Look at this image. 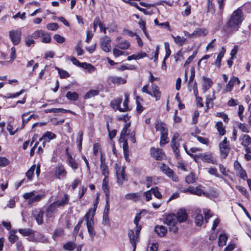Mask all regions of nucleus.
Masks as SVG:
<instances>
[{
    "label": "nucleus",
    "instance_id": "obj_61",
    "mask_svg": "<svg viewBox=\"0 0 251 251\" xmlns=\"http://www.w3.org/2000/svg\"><path fill=\"white\" fill-rule=\"evenodd\" d=\"M75 50L76 51L77 55L78 56H80L83 54L84 51L81 48L80 42L78 43L77 45L75 46Z\"/></svg>",
    "mask_w": 251,
    "mask_h": 251
},
{
    "label": "nucleus",
    "instance_id": "obj_47",
    "mask_svg": "<svg viewBox=\"0 0 251 251\" xmlns=\"http://www.w3.org/2000/svg\"><path fill=\"white\" fill-rule=\"evenodd\" d=\"M44 212L40 210L35 216V219L38 225H41L43 223V217Z\"/></svg>",
    "mask_w": 251,
    "mask_h": 251
},
{
    "label": "nucleus",
    "instance_id": "obj_59",
    "mask_svg": "<svg viewBox=\"0 0 251 251\" xmlns=\"http://www.w3.org/2000/svg\"><path fill=\"white\" fill-rule=\"evenodd\" d=\"M151 191L152 192V193L156 198L158 199H160L162 198V195L160 193L157 187L151 188Z\"/></svg>",
    "mask_w": 251,
    "mask_h": 251
},
{
    "label": "nucleus",
    "instance_id": "obj_60",
    "mask_svg": "<svg viewBox=\"0 0 251 251\" xmlns=\"http://www.w3.org/2000/svg\"><path fill=\"white\" fill-rule=\"evenodd\" d=\"M10 161L4 157H0V167H5L8 165Z\"/></svg>",
    "mask_w": 251,
    "mask_h": 251
},
{
    "label": "nucleus",
    "instance_id": "obj_14",
    "mask_svg": "<svg viewBox=\"0 0 251 251\" xmlns=\"http://www.w3.org/2000/svg\"><path fill=\"white\" fill-rule=\"evenodd\" d=\"M58 207L53 202L50 204L45 211V215L47 218L54 217V214L57 211Z\"/></svg>",
    "mask_w": 251,
    "mask_h": 251
},
{
    "label": "nucleus",
    "instance_id": "obj_36",
    "mask_svg": "<svg viewBox=\"0 0 251 251\" xmlns=\"http://www.w3.org/2000/svg\"><path fill=\"white\" fill-rule=\"evenodd\" d=\"M216 127L220 135L223 136L226 133V130L223 126V124L222 122L217 123L216 124Z\"/></svg>",
    "mask_w": 251,
    "mask_h": 251
},
{
    "label": "nucleus",
    "instance_id": "obj_27",
    "mask_svg": "<svg viewBox=\"0 0 251 251\" xmlns=\"http://www.w3.org/2000/svg\"><path fill=\"white\" fill-rule=\"evenodd\" d=\"M203 80L204 81V83L203 84L202 89L204 92H205L211 87L212 84V81L210 78L205 76L203 77Z\"/></svg>",
    "mask_w": 251,
    "mask_h": 251
},
{
    "label": "nucleus",
    "instance_id": "obj_35",
    "mask_svg": "<svg viewBox=\"0 0 251 251\" xmlns=\"http://www.w3.org/2000/svg\"><path fill=\"white\" fill-rule=\"evenodd\" d=\"M227 240V236L226 234H220L219 237L218 245L223 247L226 245Z\"/></svg>",
    "mask_w": 251,
    "mask_h": 251
},
{
    "label": "nucleus",
    "instance_id": "obj_38",
    "mask_svg": "<svg viewBox=\"0 0 251 251\" xmlns=\"http://www.w3.org/2000/svg\"><path fill=\"white\" fill-rule=\"evenodd\" d=\"M125 197L127 200H131L135 201H138L139 199V196L137 193H128L125 195Z\"/></svg>",
    "mask_w": 251,
    "mask_h": 251
},
{
    "label": "nucleus",
    "instance_id": "obj_30",
    "mask_svg": "<svg viewBox=\"0 0 251 251\" xmlns=\"http://www.w3.org/2000/svg\"><path fill=\"white\" fill-rule=\"evenodd\" d=\"M207 34V30L204 28H196L193 32V34H194V36H204Z\"/></svg>",
    "mask_w": 251,
    "mask_h": 251
},
{
    "label": "nucleus",
    "instance_id": "obj_34",
    "mask_svg": "<svg viewBox=\"0 0 251 251\" xmlns=\"http://www.w3.org/2000/svg\"><path fill=\"white\" fill-rule=\"evenodd\" d=\"M241 144L244 147L248 146L251 144V138L248 135H243L242 136Z\"/></svg>",
    "mask_w": 251,
    "mask_h": 251
},
{
    "label": "nucleus",
    "instance_id": "obj_37",
    "mask_svg": "<svg viewBox=\"0 0 251 251\" xmlns=\"http://www.w3.org/2000/svg\"><path fill=\"white\" fill-rule=\"evenodd\" d=\"M19 232L24 236H27L32 235L34 231L31 229L27 228H20Z\"/></svg>",
    "mask_w": 251,
    "mask_h": 251
},
{
    "label": "nucleus",
    "instance_id": "obj_51",
    "mask_svg": "<svg viewBox=\"0 0 251 251\" xmlns=\"http://www.w3.org/2000/svg\"><path fill=\"white\" fill-rule=\"evenodd\" d=\"M35 167H36L35 165H32L26 173V176H27L28 179L30 180L32 179L34 171L35 169Z\"/></svg>",
    "mask_w": 251,
    "mask_h": 251
},
{
    "label": "nucleus",
    "instance_id": "obj_15",
    "mask_svg": "<svg viewBox=\"0 0 251 251\" xmlns=\"http://www.w3.org/2000/svg\"><path fill=\"white\" fill-rule=\"evenodd\" d=\"M151 87V94L150 95L152 97L155 98L156 101L159 100L161 96V93L159 90V87L154 84H152Z\"/></svg>",
    "mask_w": 251,
    "mask_h": 251
},
{
    "label": "nucleus",
    "instance_id": "obj_57",
    "mask_svg": "<svg viewBox=\"0 0 251 251\" xmlns=\"http://www.w3.org/2000/svg\"><path fill=\"white\" fill-rule=\"evenodd\" d=\"M239 176L243 179L247 178V175L246 171L243 169H240L236 171Z\"/></svg>",
    "mask_w": 251,
    "mask_h": 251
},
{
    "label": "nucleus",
    "instance_id": "obj_20",
    "mask_svg": "<svg viewBox=\"0 0 251 251\" xmlns=\"http://www.w3.org/2000/svg\"><path fill=\"white\" fill-rule=\"evenodd\" d=\"M28 113H24L22 115V124L21 126V128H24L25 124L30 121L32 118H33L35 120H37L38 118V116L35 114H32L26 118V117L28 115Z\"/></svg>",
    "mask_w": 251,
    "mask_h": 251
},
{
    "label": "nucleus",
    "instance_id": "obj_56",
    "mask_svg": "<svg viewBox=\"0 0 251 251\" xmlns=\"http://www.w3.org/2000/svg\"><path fill=\"white\" fill-rule=\"evenodd\" d=\"M102 224L104 225V226H110V223L108 217V214H103Z\"/></svg>",
    "mask_w": 251,
    "mask_h": 251
},
{
    "label": "nucleus",
    "instance_id": "obj_42",
    "mask_svg": "<svg viewBox=\"0 0 251 251\" xmlns=\"http://www.w3.org/2000/svg\"><path fill=\"white\" fill-rule=\"evenodd\" d=\"M147 54L146 53H140L138 54H133L127 57V60L130 61L132 59H139L146 56Z\"/></svg>",
    "mask_w": 251,
    "mask_h": 251
},
{
    "label": "nucleus",
    "instance_id": "obj_62",
    "mask_svg": "<svg viewBox=\"0 0 251 251\" xmlns=\"http://www.w3.org/2000/svg\"><path fill=\"white\" fill-rule=\"evenodd\" d=\"M53 38L58 43H63L65 41V38L58 34H55Z\"/></svg>",
    "mask_w": 251,
    "mask_h": 251
},
{
    "label": "nucleus",
    "instance_id": "obj_64",
    "mask_svg": "<svg viewBox=\"0 0 251 251\" xmlns=\"http://www.w3.org/2000/svg\"><path fill=\"white\" fill-rule=\"evenodd\" d=\"M47 28L49 30H51L54 31V30H56L58 29V25L57 24H56V23L49 24L47 25Z\"/></svg>",
    "mask_w": 251,
    "mask_h": 251
},
{
    "label": "nucleus",
    "instance_id": "obj_48",
    "mask_svg": "<svg viewBox=\"0 0 251 251\" xmlns=\"http://www.w3.org/2000/svg\"><path fill=\"white\" fill-rule=\"evenodd\" d=\"M185 181L188 184L193 183L196 181V177L195 175L191 173L185 178Z\"/></svg>",
    "mask_w": 251,
    "mask_h": 251
},
{
    "label": "nucleus",
    "instance_id": "obj_26",
    "mask_svg": "<svg viewBox=\"0 0 251 251\" xmlns=\"http://www.w3.org/2000/svg\"><path fill=\"white\" fill-rule=\"evenodd\" d=\"M102 189L104 191L106 197H109V189L108 186V177L104 176L102 180Z\"/></svg>",
    "mask_w": 251,
    "mask_h": 251
},
{
    "label": "nucleus",
    "instance_id": "obj_28",
    "mask_svg": "<svg viewBox=\"0 0 251 251\" xmlns=\"http://www.w3.org/2000/svg\"><path fill=\"white\" fill-rule=\"evenodd\" d=\"M155 231L161 237L164 236L167 233L166 228L163 226H157L155 227Z\"/></svg>",
    "mask_w": 251,
    "mask_h": 251
},
{
    "label": "nucleus",
    "instance_id": "obj_7",
    "mask_svg": "<svg viewBox=\"0 0 251 251\" xmlns=\"http://www.w3.org/2000/svg\"><path fill=\"white\" fill-rule=\"evenodd\" d=\"M160 168L162 171L168 177L171 178L173 181L175 182L178 181V177L175 174L173 170L170 169L168 166L163 164L162 165V166L160 167Z\"/></svg>",
    "mask_w": 251,
    "mask_h": 251
},
{
    "label": "nucleus",
    "instance_id": "obj_4",
    "mask_svg": "<svg viewBox=\"0 0 251 251\" xmlns=\"http://www.w3.org/2000/svg\"><path fill=\"white\" fill-rule=\"evenodd\" d=\"M9 38L14 45H18L21 41L22 32L21 29L12 30L9 32Z\"/></svg>",
    "mask_w": 251,
    "mask_h": 251
},
{
    "label": "nucleus",
    "instance_id": "obj_24",
    "mask_svg": "<svg viewBox=\"0 0 251 251\" xmlns=\"http://www.w3.org/2000/svg\"><path fill=\"white\" fill-rule=\"evenodd\" d=\"M67 172L63 166H58L55 168V175L59 179L66 177Z\"/></svg>",
    "mask_w": 251,
    "mask_h": 251
},
{
    "label": "nucleus",
    "instance_id": "obj_23",
    "mask_svg": "<svg viewBox=\"0 0 251 251\" xmlns=\"http://www.w3.org/2000/svg\"><path fill=\"white\" fill-rule=\"evenodd\" d=\"M176 216L177 222L178 221L179 223L185 222L187 219V214L185 210L183 209H180L178 210Z\"/></svg>",
    "mask_w": 251,
    "mask_h": 251
},
{
    "label": "nucleus",
    "instance_id": "obj_22",
    "mask_svg": "<svg viewBox=\"0 0 251 251\" xmlns=\"http://www.w3.org/2000/svg\"><path fill=\"white\" fill-rule=\"evenodd\" d=\"M201 211L200 209L195 211V223L196 226H201L203 223V217L201 213Z\"/></svg>",
    "mask_w": 251,
    "mask_h": 251
},
{
    "label": "nucleus",
    "instance_id": "obj_63",
    "mask_svg": "<svg viewBox=\"0 0 251 251\" xmlns=\"http://www.w3.org/2000/svg\"><path fill=\"white\" fill-rule=\"evenodd\" d=\"M216 116L217 117L222 118L225 123H227L229 120L227 115L224 113H223V112L217 113Z\"/></svg>",
    "mask_w": 251,
    "mask_h": 251
},
{
    "label": "nucleus",
    "instance_id": "obj_9",
    "mask_svg": "<svg viewBox=\"0 0 251 251\" xmlns=\"http://www.w3.org/2000/svg\"><path fill=\"white\" fill-rule=\"evenodd\" d=\"M200 159L204 162L216 164L217 161L213 157V154L211 152H207L200 153Z\"/></svg>",
    "mask_w": 251,
    "mask_h": 251
},
{
    "label": "nucleus",
    "instance_id": "obj_33",
    "mask_svg": "<svg viewBox=\"0 0 251 251\" xmlns=\"http://www.w3.org/2000/svg\"><path fill=\"white\" fill-rule=\"evenodd\" d=\"M76 247V244L74 242H68L63 245V249L68 251H72Z\"/></svg>",
    "mask_w": 251,
    "mask_h": 251
},
{
    "label": "nucleus",
    "instance_id": "obj_21",
    "mask_svg": "<svg viewBox=\"0 0 251 251\" xmlns=\"http://www.w3.org/2000/svg\"><path fill=\"white\" fill-rule=\"evenodd\" d=\"M69 201V196L68 194H64L60 200L56 201L53 202L58 207H63L68 204Z\"/></svg>",
    "mask_w": 251,
    "mask_h": 251
},
{
    "label": "nucleus",
    "instance_id": "obj_17",
    "mask_svg": "<svg viewBox=\"0 0 251 251\" xmlns=\"http://www.w3.org/2000/svg\"><path fill=\"white\" fill-rule=\"evenodd\" d=\"M108 82L112 83L114 84L120 85L126 83V79L121 77H117L115 76H110L107 79Z\"/></svg>",
    "mask_w": 251,
    "mask_h": 251
},
{
    "label": "nucleus",
    "instance_id": "obj_16",
    "mask_svg": "<svg viewBox=\"0 0 251 251\" xmlns=\"http://www.w3.org/2000/svg\"><path fill=\"white\" fill-rule=\"evenodd\" d=\"M164 222L168 226L175 225L177 223L176 215L173 213L167 215L164 219Z\"/></svg>",
    "mask_w": 251,
    "mask_h": 251
},
{
    "label": "nucleus",
    "instance_id": "obj_49",
    "mask_svg": "<svg viewBox=\"0 0 251 251\" xmlns=\"http://www.w3.org/2000/svg\"><path fill=\"white\" fill-rule=\"evenodd\" d=\"M130 43L127 41L121 42L117 45V47L122 50H126L129 47Z\"/></svg>",
    "mask_w": 251,
    "mask_h": 251
},
{
    "label": "nucleus",
    "instance_id": "obj_45",
    "mask_svg": "<svg viewBox=\"0 0 251 251\" xmlns=\"http://www.w3.org/2000/svg\"><path fill=\"white\" fill-rule=\"evenodd\" d=\"M169 142L168 140V132L161 134L160 145L163 146Z\"/></svg>",
    "mask_w": 251,
    "mask_h": 251
},
{
    "label": "nucleus",
    "instance_id": "obj_12",
    "mask_svg": "<svg viewBox=\"0 0 251 251\" xmlns=\"http://www.w3.org/2000/svg\"><path fill=\"white\" fill-rule=\"evenodd\" d=\"M128 236L129 239L130 243L135 251L136 248V244L138 242V235L135 234L133 229H130L128 232Z\"/></svg>",
    "mask_w": 251,
    "mask_h": 251
},
{
    "label": "nucleus",
    "instance_id": "obj_1",
    "mask_svg": "<svg viewBox=\"0 0 251 251\" xmlns=\"http://www.w3.org/2000/svg\"><path fill=\"white\" fill-rule=\"evenodd\" d=\"M244 19L243 11L240 8H239L231 14L230 19L226 23L227 27L231 31L237 30Z\"/></svg>",
    "mask_w": 251,
    "mask_h": 251
},
{
    "label": "nucleus",
    "instance_id": "obj_46",
    "mask_svg": "<svg viewBox=\"0 0 251 251\" xmlns=\"http://www.w3.org/2000/svg\"><path fill=\"white\" fill-rule=\"evenodd\" d=\"M172 37L174 39L175 42L180 45H182L186 40L184 37H180L179 36H174L173 35H172Z\"/></svg>",
    "mask_w": 251,
    "mask_h": 251
},
{
    "label": "nucleus",
    "instance_id": "obj_19",
    "mask_svg": "<svg viewBox=\"0 0 251 251\" xmlns=\"http://www.w3.org/2000/svg\"><path fill=\"white\" fill-rule=\"evenodd\" d=\"M155 128L156 131L160 132V134L168 132L166 125L161 121H158L155 123Z\"/></svg>",
    "mask_w": 251,
    "mask_h": 251
},
{
    "label": "nucleus",
    "instance_id": "obj_5",
    "mask_svg": "<svg viewBox=\"0 0 251 251\" xmlns=\"http://www.w3.org/2000/svg\"><path fill=\"white\" fill-rule=\"evenodd\" d=\"M219 148L222 157L226 158L228 155L230 150V147L226 137H225L222 142L220 143Z\"/></svg>",
    "mask_w": 251,
    "mask_h": 251
},
{
    "label": "nucleus",
    "instance_id": "obj_18",
    "mask_svg": "<svg viewBox=\"0 0 251 251\" xmlns=\"http://www.w3.org/2000/svg\"><path fill=\"white\" fill-rule=\"evenodd\" d=\"M100 168L102 174L105 177H108V171L107 166L105 163V158L103 156L102 154H101L100 156Z\"/></svg>",
    "mask_w": 251,
    "mask_h": 251
},
{
    "label": "nucleus",
    "instance_id": "obj_40",
    "mask_svg": "<svg viewBox=\"0 0 251 251\" xmlns=\"http://www.w3.org/2000/svg\"><path fill=\"white\" fill-rule=\"evenodd\" d=\"M122 101V98H118L115 100L111 102V104L113 106V108L114 109H118L120 111V109H122V108L120 107V105Z\"/></svg>",
    "mask_w": 251,
    "mask_h": 251
},
{
    "label": "nucleus",
    "instance_id": "obj_29",
    "mask_svg": "<svg viewBox=\"0 0 251 251\" xmlns=\"http://www.w3.org/2000/svg\"><path fill=\"white\" fill-rule=\"evenodd\" d=\"M69 165L74 170H76L78 168V164L76 161L73 158L72 156H69L67 159Z\"/></svg>",
    "mask_w": 251,
    "mask_h": 251
},
{
    "label": "nucleus",
    "instance_id": "obj_50",
    "mask_svg": "<svg viewBox=\"0 0 251 251\" xmlns=\"http://www.w3.org/2000/svg\"><path fill=\"white\" fill-rule=\"evenodd\" d=\"M140 100L142 101V99L141 98H140V97L137 96L136 97V104H137L136 109H137V112L139 113H141L144 109V107L141 104V103L140 102Z\"/></svg>",
    "mask_w": 251,
    "mask_h": 251
},
{
    "label": "nucleus",
    "instance_id": "obj_39",
    "mask_svg": "<svg viewBox=\"0 0 251 251\" xmlns=\"http://www.w3.org/2000/svg\"><path fill=\"white\" fill-rule=\"evenodd\" d=\"M66 98L71 100H76L78 98V95L76 92L72 93L71 92H68L66 95Z\"/></svg>",
    "mask_w": 251,
    "mask_h": 251
},
{
    "label": "nucleus",
    "instance_id": "obj_55",
    "mask_svg": "<svg viewBox=\"0 0 251 251\" xmlns=\"http://www.w3.org/2000/svg\"><path fill=\"white\" fill-rule=\"evenodd\" d=\"M164 47H165V51H166V54H165V56L164 58H165V59H166L170 56L171 53V51L170 49V45L168 43L165 42L164 43Z\"/></svg>",
    "mask_w": 251,
    "mask_h": 251
},
{
    "label": "nucleus",
    "instance_id": "obj_10",
    "mask_svg": "<svg viewBox=\"0 0 251 251\" xmlns=\"http://www.w3.org/2000/svg\"><path fill=\"white\" fill-rule=\"evenodd\" d=\"M240 83V80L237 77L232 76L230 77L228 83L226 86V87L224 90V93H226L231 91L234 84L235 83L239 84Z\"/></svg>",
    "mask_w": 251,
    "mask_h": 251
},
{
    "label": "nucleus",
    "instance_id": "obj_32",
    "mask_svg": "<svg viewBox=\"0 0 251 251\" xmlns=\"http://www.w3.org/2000/svg\"><path fill=\"white\" fill-rule=\"evenodd\" d=\"M83 140V132L79 131L78 132L77 136L76 138V143H77L78 148L79 151H81L82 149V144Z\"/></svg>",
    "mask_w": 251,
    "mask_h": 251
},
{
    "label": "nucleus",
    "instance_id": "obj_31",
    "mask_svg": "<svg viewBox=\"0 0 251 251\" xmlns=\"http://www.w3.org/2000/svg\"><path fill=\"white\" fill-rule=\"evenodd\" d=\"M56 137V135L51 131L46 132L42 137L40 139V141L46 139V138L49 139L48 142L50 140L55 139Z\"/></svg>",
    "mask_w": 251,
    "mask_h": 251
},
{
    "label": "nucleus",
    "instance_id": "obj_54",
    "mask_svg": "<svg viewBox=\"0 0 251 251\" xmlns=\"http://www.w3.org/2000/svg\"><path fill=\"white\" fill-rule=\"evenodd\" d=\"M44 31L43 30H38L32 33V37L37 39L39 37H42L44 35Z\"/></svg>",
    "mask_w": 251,
    "mask_h": 251
},
{
    "label": "nucleus",
    "instance_id": "obj_53",
    "mask_svg": "<svg viewBox=\"0 0 251 251\" xmlns=\"http://www.w3.org/2000/svg\"><path fill=\"white\" fill-rule=\"evenodd\" d=\"M236 189L239 191L243 195H244L247 198H250V195L247 192L246 188L241 186H236Z\"/></svg>",
    "mask_w": 251,
    "mask_h": 251
},
{
    "label": "nucleus",
    "instance_id": "obj_3",
    "mask_svg": "<svg viewBox=\"0 0 251 251\" xmlns=\"http://www.w3.org/2000/svg\"><path fill=\"white\" fill-rule=\"evenodd\" d=\"M45 197L44 194L35 195V191L26 193L24 194L23 198L25 200H28V204H32L35 202L40 201Z\"/></svg>",
    "mask_w": 251,
    "mask_h": 251
},
{
    "label": "nucleus",
    "instance_id": "obj_8",
    "mask_svg": "<svg viewBox=\"0 0 251 251\" xmlns=\"http://www.w3.org/2000/svg\"><path fill=\"white\" fill-rule=\"evenodd\" d=\"M150 152L151 157L157 160H161L165 156V153L161 149L152 147L150 149Z\"/></svg>",
    "mask_w": 251,
    "mask_h": 251
},
{
    "label": "nucleus",
    "instance_id": "obj_13",
    "mask_svg": "<svg viewBox=\"0 0 251 251\" xmlns=\"http://www.w3.org/2000/svg\"><path fill=\"white\" fill-rule=\"evenodd\" d=\"M116 169L117 182L119 184H122L126 177L124 169L123 168H121L118 166L117 164H116Z\"/></svg>",
    "mask_w": 251,
    "mask_h": 251
},
{
    "label": "nucleus",
    "instance_id": "obj_25",
    "mask_svg": "<svg viewBox=\"0 0 251 251\" xmlns=\"http://www.w3.org/2000/svg\"><path fill=\"white\" fill-rule=\"evenodd\" d=\"M179 146V144L177 142H171V147L173 150L176 157L177 160L180 159V154L179 153V151L178 150Z\"/></svg>",
    "mask_w": 251,
    "mask_h": 251
},
{
    "label": "nucleus",
    "instance_id": "obj_2",
    "mask_svg": "<svg viewBox=\"0 0 251 251\" xmlns=\"http://www.w3.org/2000/svg\"><path fill=\"white\" fill-rule=\"evenodd\" d=\"M95 213V210H92L91 209L86 213L84 219L86 221V226L88 233L91 238H94L96 235V232L94 228V216Z\"/></svg>",
    "mask_w": 251,
    "mask_h": 251
},
{
    "label": "nucleus",
    "instance_id": "obj_52",
    "mask_svg": "<svg viewBox=\"0 0 251 251\" xmlns=\"http://www.w3.org/2000/svg\"><path fill=\"white\" fill-rule=\"evenodd\" d=\"M128 102H129V100H128V96H126V99L123 102V107L122 108V109H120V112H125V111H127L129 109L128 106Z\"/></svg>",
    "mask_w": 251,
    "mask_h": 251
},
{
    "label": "nucleus",
    "instance_id": "obj_58",
    "mask_svg": "<svg viewBox=\"0 0 251 251\" xmlns=\"http://www.w3.org/2000/svg\"><path fill=\"white\" fill-rule=\"evenodd\" d=\"M51 41V36L49 33H45L42 36V42L45 43H49Z\"/></svg>",
    "mask_w": 251,
    "mask_h": 251
},
{
    "label": "nucleus",
    "instance_id": "obj_43",
    "mask_svg": "<svg viewBox=\"0 0 251 251\" xmlns=\"http://www.w3.org/2000/svg\"><path fill=\"white\" fill-rule=\"evenodd\" d=\"M99 91L97 90H91L88 91L84 96L85 99H88L98 95Z\"/></svg>",
    "mask_w": 251,
    "mask_h": 251
},
{
    "label": "nucleus",
    "instance_id": "obj_44",
    "mask_svg": "<svg viewBox=\"0 0 251 251\" xmlns=\"http://www.w3.org/2000/svg\"><path fill=\"white\" fill-rule=\"evenodd\" d=\"M56 69L58 71L61 78H66L70 76L69 73L67 71L60 69L58 67H56Z\"/></svg>",
    "mask_w": 251,
    "mask_h": 251
},
{
    "label": "nucleus",
    "instance_id": "obj_41",
    "mask_svg": "<svg viewBox=\"0 0 251 251\" xmlns=\"http://www.w3.org/2000/svg\"><path fill=\"white\" fill-rule=\"evenodd\" d=\"M81 68L87 69L90 73L93 72L95 70L94 66L91 64L87 63L86 62L82 63Z\"/></svg>",
    "mask_w": 251,
    "mask_h": 251
},
{
    "label": "nucleus",
    "instance_id": "obj_11",
    "mask_svg": "<svg viewBox=\"0 0 251 251\" xmlns=\"http://www.w3.org/2000/svg\"><path fill=\"white\" fill-rule=\"evenodd\" d=\"M185 192H189L190 194L196 195L198 196H201L203 194L206 197H208V193L204 192L201 189V186H199L196 187H190L184 191Z\"/></svg>",
    "mask_w": 251,
    "mask_h": 251
},
{
    "label": "nucleus",
    "instance_id": "obj_6",
    "mask_svg": "<svg viewBox=\"0 0 251 251\" xmlns=\"http://www.w3.org/2000/svg\"><path fill=\"white\" fill-rule=\"evenodd\" d=\"M100 41L101 50L106 52H109L111 49L110 38L107 36H104L100 38Z\"/></svg>",
    "mask_w": 251,
    "mask_h": 251
}]
</instances>
